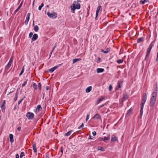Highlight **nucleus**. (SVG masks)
<instances>
[{
	"instance_id": "a18cd8bd",
	"label": "nucleus",
	"mask_w": 158,
	"mask_h": 158,
	"mask_svg": "<svg viewBox=\"0 0 158 158\" xmlns=\"http://www.w3.org/2000/svg\"><path fill=\"white\" fill-rule=\"evenodd\" d=\"M140 2L142 4H143L145 3V2L144 0H143V1L141 0L140 1Z\"/></svg>"
},
{
	"instance_id": "603ef678",
	"label": "nucleus",
	"mask_w": 158,
	"mask_h": 158,
	"mask_svg": "<svg viewBox=\"0 0 158 158\" xmlns=\"http://www.w3.org/2000/svg\"><path fill=\"white\" fill-rule=\"evenodd\" d=\"M10 68L9 67H8L7 65H6V68H5V70L6 71L8 69Z\"/></svg>"
},
{
	"instance_id": "5fc2aeb1",
	"label": "nucleus",
	"mask_w": 158,
	"mask_h": 158,
	"mask_svg": "<svg viewBox=\"0 0 158 158\" xmlns=\"http://www.w3.org/2000/svg\"><path fill=\"white\" fill-rule=\"evenodd\" d=\"M11 63L8 62V64H7V66H8V67H10L11 66Z\"/></svg>"
},
{
	"instance_id": "2eb2a0df",
	"label": "nucleus",
	"mask_w": 158,
	"mask_h": 158,
	"mask_svg": "<svg viewBox=\"0 0 158 158\" xmlns=\"http://www.w3.org/2000/svg\"><path fill=\"white\" fill-rule=\"evenodd\" d=\"M101 118L100 116L98 114H96L93 117V118L94 119L100 118Z\"/></svg>"
},
{
	"instance_id": "9b49d317",
	"label": "nucleus",
	"mask_w": 158,
	"mask_h": 158,
	"mask_svg": "<svg viewBox=\"0 0 158 158\" xmlns=\"http://www.w3.org/2000/svg\"><path fill=\"white\" fill-rule=\"evenodd\" d=\"M9 138L10 141L11 143H12L14 142L13 135V134H10L9 135Z\"/></svg>"
},
{
	"instance_id": "0eeeda50",
	"label": "nucleus",
	"mask_w": 158,
	"mask_h": 158,
	"mask_svg": "<svg viewBox=\"0 0 158 158\" xmlns=\"http://www.w3.org/2000/svg\"><path fill=\"white\" fill-rule=\"evenodd\" d=\"M57 66H56L54 67L51 68L50 69H49V72L51 73H52L55 70H56L57 68H58Z\"/></svg>"
},
{
	"instance_id": "e2e57ef3",
	"label": "nucleus",
	"mask_w": 158,
	"mask_h": 158,
	"mask_svg": "<svg viewBox=\"0 0 158 158\" xmlns=\"http://www.w3.org/2000/svg\"><path fill=\"white\" fill-rule=\"evenodd\" d=\"M22 3H23V2H22L21 3H20V5H19V6H20V8L22 4Z\"/></svg>"
},
{
	"instance_id": "ea45409f",
	"label": "nucleus",
	"mask_w": 158,
	"mask_h": 158,
	"mask_svg": "<svg viewBox=\"0 0 158 158\" xmlns=\"http://www.w3.org/2000/svg\"><path fill=\"white\" fill-rule=\"evenodd\" d=\"M103 99V98H99V99L98 100V103H99L101 101H102V100Z\"/></svg>"
},
{
	"instance_id": "3c124183",
	"label": "nucleus",
	"mask_w": 158,
	"mask_h": 158,
	"mask_svg": "<svg viewBox=\"0 0 158 158\" xmlns=\"http://www.w3.org/2000/svg\"><path fill=\"white\" fill-rule=\"evenodd\" d=\"M56 47V43L54 44V47L52 49V51H53L55 48Z\"/></svg>"
},
{
	"instance_id": "13d9d810",
	"label": "nucleus",
	"mask_w": 158,
	"mask_h": 158,
	"mask_svg": "<svg viewBox=\"0 0 158 158\" xmlns=\"http://www.w3.org/2000/svg\"><path fill=\"white\" fill-rule=\"evenodd\" d=\"M19 158V155L18 154H17L16 155V158Z\"/></svg>"
},
{
	"instance_id": "5701e85b",
	"label": "nucleus",
	"mask_w": 158,
	"mask_h": 158,
	"mask_svg": "<svg viewBox=\"0 0 158 158\" xmlns=\"http://www.w3.org/2000/svg\"><path fill=\"white\" fill-rule=\"evenodd\" d=\"M123 61V59H119L117 60L116 61V62L118 64H121L122 63Z\"/></svg>"
},
{
	"instance_id": "58836bf2",
	"label": "nucleus",
	"mask_w": 158,
	"mask_h": 158,
	"mask_svg": "<svg viewBox=\"0 0 158 158\" xmlns=\"http://www.w3.org/2000/svg\"><path fill=\"white\" fill-rule=\"evenodd\" d=\"M13 56H12L11 57L10 60H9V62L10 63H12V62L13 61Z\"/></svg>"
},
{
	"instance_id": "680f3d73",
	"label": "nucleus",
	"mask_w": 158,
	"mask_h": 158,
	"mask_svg": "<svg viewBox=\"0 0 158 158\" xmlns=\"http://www.w3.org/2000/svg\"><path fill=\"white\" fill-rule=\"evenodd\" d=\"M80 126L82 128V127H83L84 126V124L83 123H82V124Z\"/></svg>"
},
{
	"instance_id": "6e6552de",
	"label": "nucleus",
	"mask_w": 158,
	"mask_h": 158,
	"mask_svg": "<svg viewBox=\"0 0 158 158\" xmlns=\"http://www.w3.org/2000/svg\"><path fill=\"white\" fill-rule=\"evenodd\" d=\"M101 8V6H99L97 8V10L96 11V17H95L96 19V18H97V17L98 15V13L99 10H100Z\"/></svg>"
},
{
	"instance_id": "052dcab7",
	"label": "nucleus",
	"mask_w": 158,
	"mask_h": 158,
	"mask_svg": "<svg viewBox=\"0 0 158 158\" xmlns=\"http://www.w3.org/2000/svg\"><path fill=\"white\" fill-rule=\"evenodd\" d=\"M17 130L19 131H20V130H21V127H19L18 128H17Z\"/></svg>"
},
{
	"instance_id": "338daca9",
	"label": "nucleus",
	"mask_w": 158,
	"mask_h": 158,
	"mask_svg": "<svg viewBox=\"0 0 158 158\" xmlns=\"http://www.w3.org/2000/svg\"><path fill=\"white\" fill-rule=\"evenodd\" d=\"M53 51H52H52L50 52V56H51V55L52 53V52H53Z\"/></svg>"
},
{
	"instance_id": "39448f33",
	"label": "nucleus",
	"mask_w": 158,
	"mask_h": 158,
	"mask_svg": "<svg viewBox=\"0 0 158 158\" xmlns=\"http://www.w3.org/2000/svg\"><path fill=\"white\" fill-rule=\"evenodd\" d=\"M6 103V101L5 100H4L3 101V102L2 103V105L1 106V107L2 108V112H4L5 109V104Z\"/></svg>"
},
{
	"instance_id": "4d7b16f0",
	"label": "nucleus",
	"mask_w": 158,
	"mask_h": 158,
	"mask_svg": "<svg viewBox=\"0 0 158 158\" xmlns=\"http://www.w3.org/2000/svg\"><path fill=\"white\" fill-rule=\"evenodd\" d=\"M31 15L30 13H28L27 15V17H29L30 18V15Z\"/></svg>"
},
{
	"instance_id": "69168bd1",
	"label": "nucleus",
	"mask_w": 158,
	"mask_h": 158,
	"mask_svg": "<svg viewBox=\"0 0 158 158\" xmlns=\"http://www.w3.org/2000/svg\"><path fill=\"white\" fill-rule=\"evenodd\" d=\"M46 89L47 90H48L49 89V87L48 86H47L46 87Z\"/></svg>"
},
{
	"instance_id": "7ed1b4c3",
	"label": "nucleus",
	"mask_w": 158,
	"mask_h": 158,
	"mask_svg": "<svg viewBox=\"0 0 158 158\" xmlns=\"http://www.w3.org/2000/svg\"><path fill=\"white\" fill-rule=\"evenodd\" d=\"M147 98V97L146 94H144L143 96L142 99V100L140 104L141 107H142V108H143V106L146 101Z\"/></svg>"
},
{
	"instance_id": "774afa93",
	"label": "nucleus",
	"mask_w": 158,
	"mask_h": 158,
	"mask_svg": "<svg viewBox=\"0 0 158 158\" xmlns=\"http://www.w3.org/2000/svg\"><path fill=\"white\" fill-rule=\"evenodd\" d=\"M156 61H157L158 60V56H157V57L156 60Z\"/></svg>"
},
{
	"instance_id": "423d86ee",
	"label": "nucleus",
	"mask_w": 158,
	"mask_h": 158,
	"mask_svg": "<svg viewBox=\"0 0 158 158\" xmlns=\"http://www.w3.org/2000/svg\"><path fill=\"white\" fill-rule=\"evenodd\" d=\"M123 83V81H118V84L116 86V89L120 88L122 86Z\"/></svg>"
},
{
	"instance_id": "f03ea898",
	"label": "nucleus",
	"mask_w": 158,
	"mask_h": 158,
	"mask_svg": "<svg viewBox=\"0 0 158 158\" xmlns=\"http://www.w3.org/2000/svg\"><path fill=\"white\" fill-rule=\"evenodd\" d=\"M47 15L49 18L53 19L56 18L57 16V14L54 12H51L48 11L47 13Z\"/></svg>"
},
{
	"instance_id": "6ab92c4d",
	"label": "nucleus",
	"mask_w": 158,
	"mask_h": 158,
	"mask_svg": "<svg viewBox=\"0 0 158 158\" xmlns=\"http://www.w3.org/2000/svg\"><path fill=\"white\" fill-rule=\"evenodd\" d=\"M30 18L29 17H26V19L25 22V23L26 25H27L28 23L29 20Z\"/></svg>"
},
{
	"instance_id": "dca6fc26",
	"label": "nucleus",
	"mask_w": 158,
	"mask_h": 158,
	"mask_svg": "<svg viewBox=\"0 0 158 158\" xmlns=\"http://www.w3.org/2000/svg\"><path fill=\"white\" fill-rule=\"evenodd\" d=\"M110 51V49L109 48H107L105 51L102 50L101 51L105 53H107L109 52Z\"/></svg>"
},
{
	"instance_id": "a19ab883",
	"label": "nucleus",
	"mask_w": 158,
	"mask_h": 158,
	"mask_svg": "<svg viewBox=\"0 0 158 158\" xmlns=\"http://www.w3.org/2000/svg\"><path fill=\"white\" fill-rule=\"evenodd\" d=\"M33 35V33H32V32H31L29 33V38H31V37Z\"/></svg>"
},
{
	"instance_id": "4be33fe9",
	"label": "nucleus",
	"mask_w": 158,
	"mask_h": 158,
	"mask_svg": "<svg viewBox=\"0 0 158 158\" xmlns=\"http://www.w3.org/2000/svg\"><path fill=\"white\" fill-rule=\"evenodd\" d=\"M42 109V107L40 105H38L36 107V110H38L39 111Z\"/></svg>"
},
{
	"instance_id": "473e14b6",
	"label": "nucleus",
	"mask_w": 158,
	"mask_h": 158,
	"mask_svg": "<svg viewBox=\"0 0 158 158\" xmlns=\"http://www.w3.org/2000/svg\"><path fill=\"white\" fill-rule=\"evenodd\" d=\"M27 80H26V81H25L22 84V87H23L24 86L27 84Z\"/></svg>"
},
{
	"instance_id": "7c9ffc66",
	"label": "nucleus",
	"mask_w": 158,
	"mask_h": 158,
	"mask_svg": "<svg viewBox=\"0 0 158 158\" xmlns=\"http://www.w3.org/2000/svg\"><path fill=\"white\" fill-rule=\"evenodd\" d=\"M143 108H142V107H141V109L140 111V116H141L142 115L143 112Z\"/></svg>"
},
{
	"instance_id": "c03bdc74",
	"label": "nucleus",
	"mask_w": 158,
	"mask_h": 158,
	"mask_svg": "<svg viewBox=\"0 0 158 158\" xmlns=\"http://www.w3.org/2000/svg\"><path fill=\"white\" fill-rule=\"evenodd\" d=\"M89 114H88L87 115V116H86V121H87L89 119Z\"/></svg>"
},
{
	"instance_id": "864d4df0",
	"label": "nucleus",
	"mask_w": 158,
	"mask_h": 158,
	"mask_svg": "<svg viewBox=\"0 0 158 158\" xmlns=\"http://www.w3.org/2000/svg\"><path fill=\"white\" fill-rule=\"evenodd\" d=\"M10 68L9 67H8L7 65H6V68H5V70L6 71L8 69Z\"/></svg>"
},
{
	"instance_id": "6e6d98bb",
	"label": "nucleus",
	"mask_w": 158,
	"mask_h": 158,
	"mask_svg": "<svg viewBox=\"0 0 158 158\" xmlns=\"http://www.w3.org/2000/svg\"><path fill=\"white\" fill-rule=\"evenodd\" d=\"M23 99H22L21 100H19L18 102V104H20L21 102H22Z\"/></svg>"
},
{
	"instance_id": "de8ad7c7",
	"label": "nucleus",
	"mask_w": 158,
	"mask_h": 158,
	"mask_svg": "<svg viewBox=\"0 0 158 158\" xmlns=\"http://www.w3.org/2000/svg\"><path fill=\"white\" fill-rule=\"evenodd\" d=\"M92 135H94V136H95L96 135V132L95 131H94L92 132Z\"/></svg>"
},
{
	"instance_id": "cd10ccee",
	"label": "nucleus",
	"mask_w": 158,
	"mask_h": 158,
	"mask_svg": "<svg viewBox=\"0 0 158 158\" xmlns=\"http://www.w3.org/2000/svg\"><path fill=\"white\" fill-rule=\"evenodd\" d=\"M153 45H154V41H153L150 44L148 48L152 49Z\"/></svg>"
},
{
	"instance_id": "f3484780",
	"label": "nucleus",
	"mask_w": 158,
	"mask_h": 158,
	"mask_svg": "<svg viewBox=\"0 0 158 158\" xmlns=\"http://www.w3.org/2000/svg\"><path fill=\"white\" fill-rule=\"evenodd\" d=\"M81 59L80 58H77V59H75L73 60V64H74L76 62L80 60H81Z\"/></svg>"
},
{
	"instance_id": "e433bc0d",
	"label": "nucleus",
	"mask_w": 158,
	"mask_h": 158,
	"mask_svg": "<svg viewBox=\"0 0 158 158\" xmlns=\"http://www.w3.org/2000/svg\"><path fill=\"white\" fill-rule=\"evenodd\" d=\"M24 72V66L23 67V69L21 70L20 73L19 74V75L20 76H21Z\"/></svg>"
},
{
	"instance_id": "37998d69",
	"label": "nucleus",
	"mask_w": 158,
	"mask_h": 158,
	"mask_svg": "<svg viewBox=\"0 0 158 158\" xmlns=\"http://www.w3.org/2000/svg\"><path fill=\"white\" fill-rule=\"evenodd\" d=\"M63 151V147H61V148H60V152L61 153V156L62 155Z\"/></svg>"
},
{
	"instance_id": "09e8293b",
	"label": "nucleus",
	"mask_w": 158,
	"mask_h": 158,
	"mask_svg": "<svg viewBox=\"0 0 158 158\" xmlns=\"http://www.w3.org/2000/svg\"><path fill=\"white\" fill-rule=\"evenodd\" d=\"M98 140L99 141H103V138H102V137H100L99 139H98Z\"/></svg>"
},
{
	"instance_id": "72a5a7b5",
	"label": "nucleus",
	"mask_w": 158,
	"mask_h": 158,
	"mask_svg": "<svg viewBox=\"0 0 158 158\" xmlns=\"http://www.w3.org/2000/svg\"><path fill=\"white\" fill-rule=\"evenodd\" d=\"M20 8V6H19L15 11L14 14H15L19 10Z\"/></svg>"
},
{
	"instance_id": "b1692460",
	"label": "nucleus",
	"mask_w": 158,
	"mask_h": 158,
	"mask_svg": "<svg viewBox=\"0 0 158 158\" xmlns=\"http://www.w3.org/2000/svg\"><path fill=\"white\" fill-rule=\"evenodd\" d=\"M38 30H39L38 27L37 25L35 26L34 27V31H35L37 32L38 31Z\"/></svg>"
},
{
	"instance_id": "c9c22d12",
	"label": "nucleus",
	"mask_w": 158,
	"mask_h": 158,
	"mask_svg": "<svg viewBox=\"0 0 158 158\" xmlns=\"http://www.w3.org/2000/svg\"><path fill=\"white\" fill-rule=\"evenodd\" d=\"M24 156V154L23 152H21L20 156V158H22L23 156Z\"/></svg>"
},
{
	"instance_id": "20e7f679",
	"label": "nucleus",
	"mask_w": 158,
	"mask_h": 158,
	"mask_svg": "<svg viewBox=\"0 0 158 158\" xmlns=\"http://www.w3.org/2000/svg\"><path fill=\"white\" fill-rule=\"evenodd\" d=\"M26 116L29 119H32L34 118V115L33 113L28 112L27 113Z\"/></svg>"
},
{
	"instance_id": "f257e3e1",
	"label": "nucleus",
	"mask_w": 158,
	"mask_h": 158,
	"mask_svg": "<svg viewBox=\"0 0 158 158\" xmlns=\"http://www.w3.org/2000/svg\"><path fill=\"white\" fill-rule=\"evenodd\" d=\"M157 88L153 91L152 94V97L150 102V105L151 107L154 106V104L156 99Z\"/></svg>"
},
{
	"instance_id": "2f4dec72",
	"label": "nucleus",
	"mask_w": 158,
	"mask_h": 158,
	"mask_svg": "<svg viewBox=\"0 0 158 158\" xmlns=\"http://www.w3.org/2000/svg\"><path fill=\"white\" fill-rule=\"evenodd\" d=\"M18 98V94L17 93H16L15 94V97L14 98V100L15 101H16L17 99Z\"/></svg>"
},
{
	"instance_id": "49530a36",
	"label": "nucleus",
	"mask_w": 158,
	"mask_h": 158,
	"mask_svg": "<svg viewBox=\"0 0 158 158\" xmlns=\"http://www.w3.org/2000/svg\"><path fill=\"white\" fill-rule=\"evenodd\" d=\"M38 88L40 89H41V85L40 83H38Z\"/></svg>"
},
{
	"instance_id": "412c9836",
	"label": "nucleus",
	"mask_w": 158,
	"mask_h": 158,
	"mask_svg": "<svg viewBox=\"0 0 158 158\" xmlns=\"http://www.w3.org/2000/svg\"><path fill=\"white\" fill-rule=\"evenodd\" d=\"M143 40V37H141L138 39L137 41L138 43H140L142 42Z\"/></svg>"
},
{
	"instance_id": "a878e982",
	"label": "nucleus",
	"mask_w": 158,
	"mask_h": 158,
	"mask_svg": "<svg viewBox=\"0 0 158 158\" xmlns=\"http://www.w3.org/2000/svg\"><path fill=\"white\" fill-rule=\"evenodd\" d=\"M33 88L35 89H36L37 88V85H36V84L35 83H34L33 85Z\"/></svg>"
},
{
	"instance_id": "c85d7f7f",
	"label": "nucleus",
	"mask_w": 158,
	"mask_h": 158,
	"mask_svg": "<svg viewBox=\"0 0 158 158\" xmlns=\"http://www.w3.org/2000/svg\"><path fill=\"white\" fill-rule=\"evenodd\" d=\"M150 53H148V52H147L146 54V55L145 58V60H148V56H149Z\"/></svg>"
},
{
	"instance_id": "1a4fd4ad",
	"label": "nucleus",
	"mask_w": 158,
	"mask_h": 158,
	"mask_svg": "<svg viewBox=\"0 0 158 158\" xmlns=\"http://www.w3.org/2000/svg\"><path fill=\"white\" fill-rule=\"evenodd\" d=\"M38 37L37 34H35L33 35L31 40L32 41H35L37 40Z\"/></svg>"
},
{
	"instance_id": "bf43d9fd",
	"label": "nucleus",
	"mask_w": 158,
	"mask_h": 158,
	"mask_svg": "<svg viewBox=\"0 0 158 158\" xmlns=\"http://www.w3.org/2000/svg\"><path fill=\"white\" fill-rule=\"evenodd\" d=\"M89 139H92L93 138L91 135H90L89 137Z\"/></svg>"
},
{
	"instance_id": "f704fd0d",
	"label": "nucleus",
	"mask_w": 158,
	"mask_h": 158,
	"mask_svg": "<svg viewBox=\"0 0 158 158\" xmlns=\"http://www.w3.org/2000/svg\"><path fill=\"white\" fill-rule=\"evenodd\" d=\"M98 150L104 151V148L102 147H99L98 148Z\"/></svg>"
},
{
	"instance_id": "8fccbe9b",
	"label": "nucleus",
	"mask_w": 158,
	"mask_h": 158,
	"mask_svg": "<svg viewBox=\"0 0 158 158\" xmlns=\"http://www.w3.org/2000/svg\"><path fill=\"white\" fill-rule=\"evenodd\" d=\"M132 111V110L131 109H130L127 111V114H129Z\"/></svg>"
},
{
	"instance_id": "a211bd4d",
	"label": "nucleus",
	"mask_w": 158,
	"mask_h": 158,
	"mask_svg": "<svg viewBox=\"0 0 158 158\" xmlns=\"http://www.w3.org/2000/svg\"><path fill=\"white\" fill-rule=\"evenodd\" d=\"M110 135H109L107 137H104L103 138V141H105L106 140H108L109 139H110Z\"/></svg>"
},
{
	"instance_id": "c756f323",
	"label": "nucleus",
	"mask_w": 158,
	"mask_h": 158,
	"mask_svg": "<svg viewBox=\"0 0 158 158\" xmlns=\"http://www.w3.org/2000/svg\"><path fill=\"white\" fill-rule=\"evenodd\" d=\"M80 5L79 3H77L76 5V8L77 9H79L80 8Z\"/></svg>"
},
{
	"instance_id": "0e129e2a",
	"label": "nucleus",
	"mask_w": 158,
	"mask_h": 158,
	"mask_svg": "<svg viewBox=\"0 0 158 158\" xmlns=\"http://www.w3.org/2000/svg\"><path fill=\"white\" fill-rule=\"evenodd\" d=\"M104 106V104L102 105L99 106V108H101Z\"/></svg>"
},
{
	"instance_id": "f8f14e48",
	"label": "nucleus",
	"mask_w": 158,
	"mask_h": 158,
	"mask_svg": "<svg viewBox=\"0 0 158 158\" xmlns=\"http://www.w3.org/2000/svg\"><path fill=\"white\" fill-rule=\"evenodd\" d=\"M32 148L34 152L36 153L37 150L35 144L34 143L33 144Z\"/></svg>"
},
{
	"instance_id": "aec40b11",
	"label": "nucleus",
	"mask_w": 158,
	"mask_h": 158,
	"mask_svg": "<svg viewBox=\"0 0 158 158\" xmlns=\"http://www.w3.org/2000/svg\"><path fill=\"white\" fill-rule=\"evenodd\" d=\"M71 10H74L76 9V5L75 4H73L72 6H71Z\"/></svg>"
},
{
	"instance_id": "393cba45",
	"label": "nucleus",
	"mask_w": 158,
	"mask_h": 158,
	"mask_svg": "<svg viewBox=\"0 0 158 158\" xmlns=\"http://www.w3.org/2000/svg\"><path fill=\"white\" fill-rule=\"evenodd\" d=\"M117 140V138L115 136H114L113 137H112L111 141H114Z\"/></svg>"
},
{
	"instance_id": "9d476101",
	"label": "nucleus",
	"mask_w": 158,
	"mask_h": 158,
	"mask_svg": "<svg viewBox=\"0 0 158 158\" xmlns=\"http://www.w3.org/2000/svg\"><path fill=\"white\" fill-rule=\"evenodd\" d=\"M92 89V87L91 86H89L86 88L85 89V92L87 93H88L90 92Z\"/></svg>"
},
{
	"instance_id": "bb28decb",
	"label": "nucleus",
	"mask_w": 158,
	"mask_h": 158,
	"mask_svg": "<svg viewBox=\"0 0 158 158\" xmlns=\"http://www.w3.org/2000/svg\"><path fill=\"white\" fill-rule=\"evenodd\" d=\"M44 6V3H42L41 5L39 6L38 7V10H41V9H42V8Z\"/></svg>"
},
{
	"instance_id": "4c0bfd02",
	"label": "nucleus",
	"mask_w": 158,
	"mask_h": 158,
	"mask_svg": "<svg viewBox=\"0 0 158 158\" xmlns=\"http://www.w3.org/2000/svg\"><path fill=\"white\" fill-rule=\"evenodd\" d=\"M109 89L110 91L112 90V87L111 85H110L109 86Z\"/></svg>"
},
{
	"instance_id": "79ce46f5",
	"label": "nucleus",
	"mask_w": 158,
	"mask_h": 158,
	"mask_svg": "<svg viewBox=\"0 0 158 158\" xmlns=\"http://www.w3.org/2000/svg\"><path fill=\"white\" fill-rule=\"evenodd\" d=\"M151 49H151L149 48H148L147 49V52L150 53Z\"/></svg>"
},
{
	"instance_id": "4468645a",
	"label": "nucleus",
	"mask_w": 158,
	"mask_h": 158,
	"mask_svg": "<svg viewBox=\"0 0 158 158\" xmlns=\"http://www.w3.org/2000/svg\"><path fill=\"white\" fill-rule=\"evenodd\" d=\"M104 69L102 68H98L97 69V72L98 73H102L104 71Z\"/></svg>"
},
{
	"instance_id": "ddd939ff",
	"label": "nucleus",
	"mask_w": 158,
	"mask_h": 158,
	"mask_svg": "<svg viewBox=\"0 0 158 158\" xmlns=\"http://www.w3.org/2000/svg\"><path fill=\"white\" fill-rule=\"evenodd\" d=\"M73 130H70L65 133V136H69L72 133H73Z\"/></svg>"
}]
</instances>
